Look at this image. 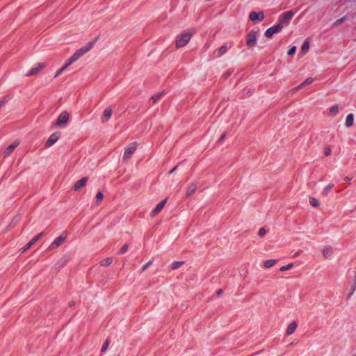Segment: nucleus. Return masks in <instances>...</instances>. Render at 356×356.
<instances>
[{
  "label": "nucleus",
  "instance_id": "obj_1",
  "mask_svg": "<svg viewBox=\"0 0 356 356\" xmlns=\"http://www.w3.org/2000/svg\"><path fill=\"white\" fill-rule=\"evenodd\" d=\"M193 32L190 30H185L179 33L175 38L174 44L176 49L185 47L191 41Z\"/></svg>",
  "mask_w": 356,
  "mask_h": 356
},
{
  "label": "nucleus",
  "instance_id": "obj_2",
  "mask_svg": "<svg viewBox=\"0 0 356 356\" xmlns=\"http://www.w3.org/2000/svg\"><path fill=\"white\" fill-rule=\"evenodd\" d=\"M94 42H89L86 44L84 46L81 47L79 49H77L68 59V65H72L76 61H77L79 58L86 54L89 51L92 49L94 46Z\"/></svg>",
  "mask_w": 356,
  "mask_h": 356
},
{
  "label": "nucleus",
  "instance_id": "obj_3",
  "mask_svg": "<svg viewBox=\"0 0 356 356\" xmlns=\"http://www.w3.org/2000/svg\"><path fill=\"white\" fill-rule=\"evenodd\" d=\"M138 147V143L134 141L127 145L124 149L122 154V161H127L131 159Z\"/></svg>",
  "mask_w": 356,
  "mask_h": 356
},
{
  "label": "nucleus",
  "instance_id": "obj_4",
  "mask_svg": "<svg viewBox=\"0 0 356 356\" xmlns=\"http://www.w3.org/2000/svg\"><path fill=\"white\" fill-rule=\"evenodd\" d=\"M67 236V233L66 232H62L57 238L54 239V241L49 245V250H54L57 249L61 245L64 243Z\"/></svg>",
  "mask_w": 356,
  "mask_h": 356
},
{
  "label": "nucleus",
  "instance_id": "obj_5",
  "mask_svg": "<svg viewBox=\"0 0 356 356\" xmlns=\"http://www.w3.org/2000/svg\"><path fill=\"white\" fill-rule=\"evenodd\" d=\"M258 31L252 29L250 31L245 37L246 45L248 47H254L257 42Z\"/></svg>",
  "mask_w": 356,
  "mask_h": 356
},
{
  "label": "nucleus",
  "instance_id": "obj_6",
  "mask_svg": "<svg viewBox=\"0 0 356 356\" xmlns=\"http://www.w3.org/2000/svg\"><path fill=\"white\" fill-rule=\"evenodd\" d=\"M46 67H47L46 63H41V62L38 63L26 72V76L29 77V76H36L41 71L44 70Z\"/></svg>",
  "mask_w": 356,
  "mask_h": 356
},
{
  "label": "nucleus",
  "instance_id": "obj_7",
  "mask_svg": "<svg viewBox=\"0 0 356 356\" xmlns=\"http://www.w3.org/2000/svg\"><path fill=\"white\" fill-rule=\"evenodd\" d=\"M70 119V114L67 111L62 112L56 120L55 121L54 125L55 127H61L67 124Z\"/></svg>",
  "mask_w": 356,
  "mask_h": 356
},
{
  "label": "nucleus",
  "instance_id": "obj_8",
  "mask_svg": "<svg viewBox=\"0 0 356 356\" xmlns=\"http://www.w3.org/2000/svg\"><path fill=\"white\" fill-rule=\"evenodd\" d=\"M264 18H265V14H264V11H259V12L252 11L250 13V15H249L250 20L254 24H256L259 22L263 21L264 19Z\"/></svg>",
  "mask_w": 356,
  "mask_h": 356
},
{
  "label": "nucleus",
  "instance_id": "obj_9",
  "mask_svg": "<svg viewBox=\"0 0 356 356\" xmlns=\"http://www.w3.org/2000/svg\"><path fill=\"white\" fill-rule=\"evenodd\" d=\"M293 15L294 13L291 10L282 13L279 17L278 24H281V26L283 27L284 24L288 23L292 19Z\"/></svg>",
  "mask_w": 356,
  "mask_h": 356
},
{
  "label": "nucleus",
  "instance_id": "obj_10",
  "mask_svg": "<svg viewBox=\"0 0 356 356\" xmlns=\"http://www.w3.org/2000/svg\"><path fill=\"white\" fill-rule=\"evenodd\" d=\"M282 26L278 23L270 28L265 31V36L268 38H270L275 33H279L282 29Z\"/></svg>",
  "mask_w": 356,
  "mask_h": 356
},
{
  "label": "nucleus",
  "instance_id": "obj_11",
  "mask_svg": "<svg viewBox=\"0 0 356 356\" xmlns=\"http://www.w3.org/2000/svg\"><path fill=\"white\" fill-rule=\"evenodd\" d=\"M20 142L18 140L10 143L3 151V156L8 157L13 154L15 149L19 146Z\"/></svg>",
  "mask_w": 356,
  "mask_h": 356
},
{
  "label": "nucleus",
  "instance_id": "obj_12",
  "mask_svg": "<svg viewBox=\"0 0 356 356\" xmlns=\"http://www.w3.org/2000/svg\"><path fill=\"white\" fill-rule=\"evenodd\" d=\"M60 136V133L56 132L49 136L47 141L45 142V147H49L56 143Z\"/></svg>",
  "mask_w": 356,
  "mask_h": 356
},
{
  "label": "nucleus",
  "instance_id": "obj_13",
  "mask_svg": "<svg viewBox=\"0 0 356 356\" xmlns=\"http://www.w3.org/2000/svg\"><path fill=\"white\" fill-rule=\"evenodd\" d=\"M88 179L87 177H83L79 180L76 181L73 185V190L74 191H78L85 186H86L88 183Z\"/></svg>",
  "mask_w": 356,
  "mask_h": 356
},
{
  "label": "nucleus",
  "instance_id": "obj_14",
  "mask_svg": "<svg viewBox=\"0 0 356 356\" xmlns=\"http://www.w3.org/2000/svg\"><path fill=\"white\" fill-rule=\"evenodd\" d=\"M355 115L353 113L348 114L344 120V125L346 128H350L354 125Z\"/></svg>",
  "mask_w": 356,
  "mask_h": 356
},
{
  "label": "nucleus",
  "instance_id": "obj_15",
  "mask_svg": "<svg viewBox=\"0 0 356 356\" xmlns=\"http://www.w3.org/2000/svg\"><path fill=\"white\" fill-rule=\"evenodd\" d=\"M298 327V323L295 321H291L286 328V335L290 336L293 334Z\"/></svg>",
  "mask_w": 356,
  "mask_h": 356
},
{
  "label": "nucleus",
  "instance_id": "obj_16",
  "mask_svg": "<svg viewBox=\"0 0 356 356\" xmlns=\"http://www.w3.org/2000/svg\"><path fill=\"white\" fill-rule=\"evenodd\" d=\"M165 202H166V200H163V201L159 202L151 212V216L152 217L156 216L163 209V207L165 204Z\"/></svg>",
  "mask_w": 356,
  "mask_h": 356
},
{
  "label": "nucleus",
  "instance_id": "obj_17",
  "mask_svg": "<svg viewBox=\"0 0 356 356\" xmlns=\"http://www.w3.org/2000/svg\"><path fill=\"white\" fill-rule=\"evenodd\" d=\"M333 250L332 247L327 245L322 250V255L325 259H330L332 257Z\"/></svg>",
  "mask_w": 356,
  "mask_h": 356
},
{
  "label": "nucleus",
  "instance_id": "obj_18",
  "mask_svg": "<svg viewBox=\"0 0 356 356\" xmlns=\"http://www.w3.org/2000/svg\"><path fill=\"white\" fill-rule=\"evenodd\" d=\"M197 190V185L194 183L189 184L186 188V195L190 197L195 193Z\"/></svg>",
  "mask_w": 356,
  "mask_h": 356
},
{
  "label": "nucleus",
  "instance_id": "obj_19",
  "mask_svg": "<svg viewBox=\"0 0 356 356\" xmlns=\"http://www.w3.org/2000/svg\"><path fill=\"white\" fill-rule=\"evenodd\" d=\"M113 259L112 257H106L100 261L99 264L102 266H109L113 264Z\"/></svg>",
  "mask_w": 356,
  "mask_h": 356
},
{
  "label": "nucleus",
  "instance_id": "obj_20",
  "mask_svg": "<svg viewBox=\"0 0 356 356\" xmlns=\"http://www.w3.org/2000/svg\"><path fill=\"white\" fill-rule=\"evenodd\" d=\"M309 48V42L308 40H305L303 42L302 45L301 47V49H300V54H302V56H305L308 52Z\"/></svg>",
  "mask_w": 356,
  "mask_h": 356
},
{
  "label": "nucleus",
  "instance_id": "obj_21",
  "mask_svg": "<svg viewBox=\"0 0 356 356\" xmlns=\"http://www.w3.org/2000/svg\"><path fill=\"white\" fill-rule=\"evenodd\" d=\"M70 65H68V61H67L65 63V64L62 67L59 68L58 70H57L56 71V72L54 74V77L57 78L59 76H60L62 74V73Z\"/></svg>",
  "mask_w": 356,
  "mask_h": 356
},
{
  "label": "nucleus",
  "instance_id": "obj_22",
  "mask_svg": "<svg viewBox=\"0 0 356 356\" xmlns=\"http://www.w3.org/2000/svg\"><path fill=\"white\" fill-rule=\"evenodd\" d=\"M104 193L102 191H98L95 195V204L99 206L102 204L104 199Z\"/></svg>",
  "mask_w": 356,
  "mask_h": 356
},
{
  "label": "nucleus",
  "instance_id": "obj_23",
  "mask_svg": "<svg viewBox=\"0 0 356 356\" xmlns=\"http://www.w3.org/2000/svg\"><path fill=\"white\" fill-rule=\"evenodd\" d=\"M314 82V79L312 77L307 78L298 87V89H302L306 86L310 85Z\"/></svg>",
  "mask_w": 356,
  "mask_h": 356
},
{
  "label": "nucleus",
  "instance_id": "obj_24",
  "mask_svg": "<svg viewBox=\"0 0 356 356\" xmlns=\"http://www.w3.org/2000/svg\"><path fill=\"white\" fill-rule=\"evenodd\" d=\"M185 262L184 261H175L171 264V269L177 270L184 266Z\"/></svg>",
  "mask_w": 356,
  "mask_h": 356
},
{
  "label": "nucleus",
  "instance_id": "obj_25",
  "mask_svg": "<svg viewBox=\"0 0 356 356\" xmlns=\"http://www.w3.org/2000/svg\"><path fill=\"white\" fill-rule=\"evenodd\" d=\"M277 264V261L275 259H268L266 260L264 262V266L266 268H270L274 266Z\"/></svg>",
  "mask_w": 356,
  "mask_h": 356
},
{
  "label": "nucleus",
  "instance_id": "obj_26",
  "mask_svg": "<svg viewBox=\"0 0 356 356\" xmlns=\"http://www.w3.org/2000/svg\"><path fill=\"white\" fill-rule=\"evenodd\" d=\"M329 113L331 115L335 116L339 113V106L333 105L329 108Z\"/></svg>",
  "mask_w": 356,
  "mask_h": 356
},
{
  "label": "nucleus",
  "instance_id": "obj_27",
  "mask_svg": "<svg viewBox=\"0 0 356 356\" xmlns=\"http://www.w3.org/2000/svg\"><path fill=\"white\" fill-rule=\"evenodd\" d=\"M112 115V109L111 108H106L103 112V117L107 120H109Z\"/></svg>",
  "mask_w": 356,
  "mask_h": 356
},
{
  "label": "nucleus",
  "instance_id": "obj_28",
  "mask_svg": "<svg viewBox=\"0 0 356 356\" xmlns=\"http://www.w3.org/2000/svg\"><path fill=\"white\" fill-rule=\"evenodd\" d=\"M309 202L313 207H318L320 205L319 201L315 197H310Z\"/></svg>",
  "mask_w": 356,
  "mask_h": 356
},
{
  "label": "nucleus",
  "instance_id": "obj_29",
  "mask_svg": "<svg viewBox=\"0 0 356 356\" xmlns=\"http://www.w3.org/2000/svg\"><path fill=\"white\" fill-rule=\"evenodd\" d=\"M163 95V92H158V93H156L154 94L153 96H152L151 97V100L153 103H156L157 101H159L161 97H162Z\"/></svg>",
  "mask_w": 356,
  "mask_h": 356
},
{
  "label": "nucleus",
  "instance_id": "obj_30",
  "mask_svg": "<svg viewBox=\"0 0 356 356\" xmlns=\"http://www.w3.org/2000/svg\"><path fill=\"white\" fill-rule=\"evenodd\" d=\"M43 236V232H40L36 236H35L30 241L29 243L32 244H35L42 236Z\"/></svg>",
  "mask_w": 356,
  "mask_h": 356
},
{
  "label": "nucleus",
  "instance_id": "obj_31",
  "mask_svg": "<svg viewBox=\"0 0 356 356\" xmlns=\"http://www.w3.org/2000/svg\"><path fill=\"white\" fill-rule=\"evenodd\" d=\"M323 152L325 156H329L332 154V149L330 146H325L323 148Z\"/></svg>",
  "mask_w": 356,
  "mask_h": 356
},
{
  "label": "nucleus",
  "instance_id": "obj_32",
  "mask_svg": "<svg viewBox=\"0 0 356 356\" xmlns=\"http://www.w3.org/2000/svg\"><path fill=\"white\" fill-rule=\"evenodd\" d=\"M227 47L226 45L221 46L217 51L218 56H222L225 54L227 52Z\"/></svg>",
  "mask_w": 356,
  "mask_h": 356
},
{
  "label": "nucleus",
  "instance_id": "obj_33",
  "mask_svg": "<svg viewBox=\"0 0 356 356\" xmlns=\"http://www.w3.org/2000/svg\"><path fill=\"white\" fill-rule=\"evenodd\" d=\"M293 266V264L290 263V264H287L286 266H282L280 268V271L288 270L291 269Z\"/></svg>",
  "mask_w": 356,
  "mask_h": 356
},
{
  "label": "nucleus",
  "instance_id": "obj_34",
  "mask_svg": "<svg viewBox=\"0 0 356 356\" xmlns=\"http://www.w3.org/2000/svg\"><path fill=\"white\" fill-rule=\"evenodd\" d=\"M129 248V245L127 244H124L122 246V248L119 250V254H122L125 253Z\"/></svg>",
  "mask_w": 356,
  "mask_h": 356
},
{
  "label": "nucleus",
  "instance_id": "obj_35",
  "mask_svg": "<svg viewBox=\"0 0 356 356\" xmlns=\"http://www.w3.org/2000/svg\"><path fill=\"white\" fill-rule=\"evenodd\" d=\"M296 51V47L295 46H293L288 50L287 54L289 56H293L295 54Z\"/></svg>",
  "mask_w": 356,
  "mask_h": 356
},
{
  "label": "nucleus",
  "instance_id": "obj_36",
  "mask_svg": "<svg viewBox=\"0 0 356 356\" xmlns=\"http://www.w3.org/2000/svg\"><path fill=\"white\" fill-rule=\"evenodd\" d=\"M266 232L264 228H261L259 231V236H263L266 234Z\"/></svg>",
  "mask_w": 356,
  "mask_h": 356
},
{
  "label": "nucleus",
  "instance_id": "obj_37",
  "mask_svg": "<svg viewBox=\"0 0 356 356\" xmlns=\"http://www.w3.org/2000/svg\"><path fill=\"white\" fill-rule=\"evenodd\" d=\"M32 246V244H31L29 242L22 248V252H25L27 250H29Z\"/></svg>",
  "mask_w": 356,
  "mask_h": 356
},
{
  "label": "nucleus",
  "instance_id": "obj_38",
  "mask_svg": "<svg viewBox=\"0 0 356 356\" xmlns=\"http://www.w3.org/2000/svg\"><path fill=\"white\" fill-rule=\"evenodd\" d=\"M152 264V261H149L148 263H147L146 264H145L143 266V270H145L147 267Z\"/></svg>",
  "mask_w": 356,
  "mask_h": 356
},
{
  "label": "nucleus",
  "instance_id": "obj_39",
  "mask_svg": "<svg viewBox=\"0 0 356 356\" xmlns=\"http://www.w3.org/2000/svg\"><path fill=\"white\" fill-rule=\"evenodd\" d=\"M6 102L3 100H0V111L4 106Z\"/></svg>",
  "mask_w": 356,
  "mask_h": 356
},
{
  "label": "nucleus",
  "instance_id": "obj_40",
  "mask_svg": "<svg viewBox=\"0 0 356 356\" xmlns=\"http://www.w3.org/2000/svg\"><path fill=\"white\" fill-rule=\"evenodd\" d=\"M107 347H108V343H106L102 348V351H104L107 348Z\"/></svg>",
  "mask_w": 356,
  "mask_h": 356
}]
</instances>
